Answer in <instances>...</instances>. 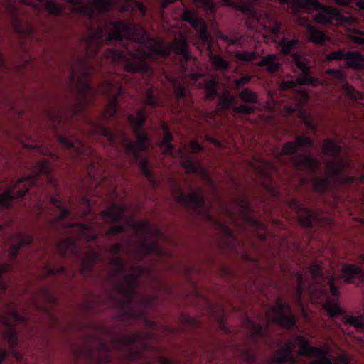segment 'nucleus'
<instances>
[{
	"instance_id": "obj_20",
	"label": "nucleus",
	"mask_w": 364,
	"mask_h": 364,
	"mask_svg": "<svg viewBox=\"0 0 364 364\" xmlns=\"http://www.w3.org/2000/svg\"><path fill=\"white\" fill-rule=\"evenodd\" d=\"M181 166L184 168L185 173H196L200 176L203 178H208V173L200 165L199 161L192 159H183L181 161Z\"/></svg>"
},
{
	"instance_id": "obj_45",
	"label": "nucleus",
	"mask_w": 364,
	"mask_h": 364,
	"mask_svg": "<svg viewBox=\"0 0 364 364\" xmlns=\"http://www.w3.org/2000/svg\"><path fill=\"white\" fill-rule=\"evenodd\" d=\"M314 189L318 192L326 191L329 187V181L326 178L315 177L313 181Z\"/></svg>"
},
{
	"instance_id": "obj_19",
	"label": "nucleus",
	"mask_w": 364,
	"mask_h": 364,
	"mask_svg": "<svg viewBox=\"0 0 364 364\" xmlns=\"http://www.w3.org/2000/svg\"><path fill=\"white\" fill-rule=\"evenodd\" d=\"M12 304L5 306L4 309V314H0V324L6 327H14V324L12 323L9 319V316H11L16 322H24L26 318L21 316L15 309H12Z\"/></svg>"
},
{
	"instance_id": "obj_26",
	"label": "nucleus",
	"mask_w": 364,
	"mask_h": 364,
	"mask_svg": "<svg viewBox=\"0 0 364 364\" xmlns=\"http://www.w3.org/2000/svg\"><path fill=\"white\" fill-rule=\"evenodd\" d=\"M257 66L265 67L267 72L274 73L278 71L280 64L277 62V55L270 54L257 63Z\"/></svg>"
},
{
	"instance_id": "obj_25",
	"label": "nucleus",
	"mask_w": 364,
	"mask_h": 364,
	"mask_svg": "<svg viewBox=\"0 0 364 364\" xmlns=\"http://www.w3.org/2000/svg\"><path fill=\"white\" fill-rule=\"evenodd\" d=\"M109 264L111 267L108 272L109 279L114 280L120 277L124 272V264L122 260L118 257H114L111 259Z\"/></svg>"
},
{
	"instance_id": "obj_22",
	"label": "nucleus",
	"mask_w": 364,
	"mask_h": 364,
	"mask_svg": "<svg viewBox=\"0 0 364 364\" xmlns=\"http://www.w3.org/2000/svg\"><path fill=\"white\" fill-rule=\"evenodd\" d=\"M294 165L297 168H306L308 170L316 171L320 166L318 159L306 155H298L293 159Z\"/></svg>"
},
{
	"instance_id": "obj_6",
	"label": "nucleus",
	"mask_w": 364,
	"mask_h": 364,
	"mask_svg": "<svg viewBox=\"0 0 364 364\" xmlns=\"http://www.w3.org/2000/svg\"><path fill=\"white\" fill-rule=\"evenodd\" d=\"M133 228L136 234L144 237L138 247L140 256L152 252L158 255L162 254V251L155 241L149 243L151 238L160 239L162 237V234L156 227L151 226L147 222H140L134 224Z\"/></svg>"
},
{
	"instance_id": "obj_11",
	"label": "nucleus",
	"mask_w": 364,
	"mask_h": 364,
	"mask_svg": "<svg viewBox=\"0 0 364 364\" xmlns=\"http://www.w3.org/2000/svg\"><path fill=\"white\" fill-rule=\"evenodd\" d=\"M51 171L49 162L47 160L41 161L31 168L32 174L29 176L19 178L16 182H12V188H18L16 192L17 198H22L29 189L36 185V179L41 174H48Z\"/></svg>"
},
{
	"instance_id": "obj_50",
	"label": "nucleus",
	"mask_w": 364,
	"mask_h": 364,
	"mask_svg": "<svg viewBox=\"0 0 364 364\" xmlns=\"http://www.w3.org/2000/svg\"><path fill=\"white\" fill-rule=\"evenodd\" d=\"M219 228L223 235V240H225V242L227 243V245H234L235 239L232 236L229 228L223 225H220Z\"/></svg>"
},
{
	"instance_id": "obj_47",
	"label": "nucleus",
	"mask_w": 364,
	"mask_h": 364,
	"mask_svg": "<svg viewBox=\"0 0 364 364\" xmlns=\"http://www.w3.org/2000/svg\"><path fill=\"white\" fill-rule=\"evenodd\" d=\"M296 82L299 85H312L316 87L320 84H321L317 79L315 77L309 76V74H303L301 76H299L296 78Z\"/></svg>"
},
{
	"instance_id": "obj_53",
	"label": "nucleus",
	"mask_w": 364,
	"mask_h": 364,
	"mask_svg": "<svg viewBox=\"0 0 364 364\" xmlns=\"http://www.w3.org/2000/svg\"><path fill=\"white\" fill-rule=\"evenodd\" d=\"M74 245V240L72 238H67L58 244V250L60 254L66 255L70 248H71Z\"/></svg>"
},
{
	"instance_id": "obj_60",
	"label": "nucleus",
	"mask_w": 364,
	"mask_h": 364,
	"mask_svg": "<svg viewBox=\"0 0 364 364\" xmlns=\"http://www.w3.org/2000/svg\"><path fill=\"white\" fill-rule=\"evenodd\" d=\"M324 309L331 316L340 314L341 311L339 306L336 304H333L330 301L325 303Z\"/></svg>"
},
{
	"instance_id": "obj_24",
	"label": "nucleus",
	"mask_w": 364,
	"mask_h": 364,
	"mask_svg": "<svg viewBox=\"0 0 364 364\" xmlns=\"http://www.w3.org/2000/svg\"><path fill=\"white\" fill-rule=\"evenodd\" d=\"M100 90L109 99L117 100V96L121 93V86L117 81H106L101 85Z\"/></svg>"
},
{
	"instance_id": "obj_38",
	"label": "nucleus",
	"mask_w": 364,
	"mask_h": 364,
	"mask_svg": "<svg viewBox=\"0 0 364 364\" xmlns=\"http://www.w3.org/2000/svg\"><path fill=\"white\" fill-rule=\"evenodd\" d=\"M243 325L251 337L261 336L263 334L262 327L248 318L244 321Z\"/></svg>"
},
{
	"instance_id": "obj_51",
	"label": "nucleus",
	"mask_w": 364,
	"mask_h": 364,
	"mask_svg": "<svg viewBox=\"0 0 364 364\" xmlns=\"http://www.w3.org/2000/svg\"><path fill=\"white\" fill-rule=\"evenodd\" d=\"M14 237V241L15 243L18 244V246L21 248L27 245H30L33 242V238L31 235H23L19 234L16 236H13Z\"/></svg>"
},
{
	"instance_id": "obj_13",
	"label": "nucleus",
	"mask_w": 364,
	"mask_h": 364,
	"mask_svg": "<svg viewBox=\"0 0 364 364\" xmlns=\"http://www.w3.org/2000/svg\"><path fill=\"white\" fill-rule=\"evenodd\" d=\"M350 166V162L348 160L329 161L326 164V171L330 178H335L342 183H350L354 181L351 176H340L343 171Z\"/></svg>"
},
{
	"instance_id": "obj_64",
	"label": "nucleus",
	"mask_w": 364,
	"mask_h": 364,
	"mask_svg": "<svg viewBox=\"0 0 364 364\" xmlns=\"http://www.w3.org/2000/svg\"><path fill=\"white\" fill-rule=\"evenodd\" d=\"M295 143L298 149L304 146H310L312 144L310 138L303 136H296Z\"/></svg>"
},
{
	"instance_id": "obj_34",
	"label": "nucleus",
	"mask_w": 364,
	"mask_h": 364,
	"mask_svg": "<svg viewBox=\"0 0 364 364\" xmlns=\"http://www.w3.org/2000/svg\"><path fill=\"white\" fill-rule=\"evenodd\" d=\"M250 164L254 169L264 175L269 174L274 170L272 164L264 160H256Z\"/></svg>"
},
{
	"instance_id": "obj_52",
	"label": "nucleus",
	"mask_w": 364,
	"mask_h": 364,
	"mask_svg": "<svg viewBox=\"0 0 364 364\" xmlns=\"http://www.w3.org/2000/svg\"><path fill=\"white\" fill-rule=\"evenodd\" d=\"M344 323L357 328H363L364 327V319L363 317L349 316L345 318Z\"/></svg>"
},
{
	"instance_id": "obj_35",
	"label": "nucleus",
	"mask_w": 364,
	"mask_h": 364,
	"mask_svg": "<svg viewBox=\"0 0 364 364\" xmlns=\"http://www.w3.org/2000/svg\"><path fill=\"white\" fill-rule=\"evenodd\" d=\"M293 60L295 63L296 67L301 70L302 74H309L311 68L309 66V62L307 59L304 58L298 53H294L292 55Z\"/></svg>"
},
{
	"instance_id": "obj_12",
	"label": "nucleus",
	"mask_w": 364,
	"mask_h": 364,
	"mask_svg": "<svg viewBox=\"0 0 364 364\" xmlns=\"http://www.w3.org/2000/svg\"><path fill=\"white\" fill-rule=\"evenodd\" d=\"M267 323H276L284 328H291L295 323V318L291 314L289 306L283 304L279 300L276 306L266 314Z\"/></svg>"
},
{
	"instance_id": "obj_54",
	"label": "nucleus",
	"mask_w": 364,
	"mask_h": 364,
	"mask_svg": "<svg viewBox=\"0 0 364 364\" xmlns=\"http://www.w3.org/2000/svg\"><path fill=\"white\" fill-rule=\"evenodd\" d=\"M236 58L240 60L249 62L256 59L258 57V55L256 52H242L237 53L235 54Z\"/></svg>"
},
{
	"instance_id": "obj_57",
	"label": "nucleus",
	"mask_w": 364,
	"mask_h": 364,
	"mask_svg": "<svg viewBox=\"0 0 364 364\" xmlns=\"http://www.w3.org/2000/svg\"><path fill=\"white\" fill-rule=\"evenodd\" d=\"M194 2L211 13L216 11V6L212 0H194Z\"/></svg>"
},
{
	"instance_id": "obj_46",
	"label": "nucleus",
	"mask_w": 364,
	"mask_h": 364,
	"mask_svg": "<svg viewBox=\"0 0 364 364\" xmlns=\"http://www.w3.org/2000/svg\"><path fill=\"white\" fill-rule=\"evenodd\" d=\"M127 55L117 50H107L105 52L103 57L110 59L112 62H119L125 60Z\"/></svg>"
},
{
	"instance_id": "obj_29",
	"label": "nucleus",
	"mask_w": 364,
	"mask_h": 364,
	"mask_svg": "<svg viewBox=\"0 0 364 364\" xmlns=\"http://www.w3.org/2000/svg\"><path fill=\"white\" fill-rule=\"evenodd\" d=\"M99 257V254L95 251L87 252L82 259L81 272L85 274L90 272Z\"/></svg>"
},
{
	"instance_id": "obj_43",
	"label": "nucleus",
	"mask_w": 364,
	"mask_h": 364,
	"mask_svg": "<svg viewBox=\"0 0 364 364\" xmlns=\"http://www.w3.org/2000/svg\"><path fill=\"white\" fill-rule=\"evenodd\" d=\"M210 60L217 70H224L229 67V63L218 55H210Z\"/></svg>"
},
{
	"instance_id": "obj_33",
	"label": "nucleus",
	"mask_w": 364,
	"mask_h": 364,
	"mask_svg": "<svg viewBox=\"0 0 364 364\" xmlns=\"http://www.w3.org/2000/svg\"><path fill=\"white\" fill-rule=\"evenodd\" d=\"M173 140V136L171 133L164 127V134L162 141L159 146L161 149V153L163 154H172L173 146L171 144Z\"/></svg>"
},
{
	"instance_id": "obj_15",
	"label": "nucleus",
	"mask_w": 364,
	"mask_h": 364,
	"mask_svg": "<svg viewBox=\"0 0 364 364\" xmlns=\"http://www.w3.org/2000/svg\"><path fill=\"white\" fill-rule=\"evenodd\" d=\"M235 205L239 211V218L247 224L255 226L257 230V237L260 240H264L265 237V230L260 223L251 218L248 210V203L245 198H240L235 200Z\"/></svg>"
},
{
	"instance_id": "obj_1",
	"label": "nucleus",
	"mask_w": 364,
	"mask_h": 364,
	"mask_svg": "<svg viewBox=\"0 0 364 364\" xmlns=\"http://www.w3.org/2000/svg\"><path fill=\"white\" fill-rule=\"evenodd\" d=\"M106 31L108 32L107 37H105V31L101 27L89 29L84 38L85 55L87 58H92L96 56L103 44L107 41H119L124 38H133L134 42H139L141 38L135 37L134 33L141 32V36L145 33L139 26H130L122 22L107 25Z\"/></svg>"
},
{
	"instance_id": "obj_41",
	"label": "nucleus",
	"mask_w": 364,
	"mask_h": 364,
	"mask_svg": "<svg viewBox=\"0 0 364 364\" xmlns=\"http://www.w3.org/2000/svg\"><path fill=\"white\" fill-rule=\"evenodd\" d=\"M239 97L246 103L255 104L258 102V97L256 92L246 88L239 93Z\"/></svg>"
},
{
	"instance_id": "obj_62",
	"label": "nucleus",
	"mask_w": 364,
	"mask_h": 364,
	"mask_svg": "<svg viewBox=\"0 0 364 364\" xmlns=\"http://www.w3.org/2000/svg\"><path fill=\"white\" fill-rule=\"evenodd\" d=\"M148 161L146 159H143L139 163V166L142 173L145 176V177L151 183H154V181L152 179L151 172L148 169Z\"/></svg>"
},
{
	"instance_id": "obj_42",
	"label": "nucleus",
	"mask_w": 364,
	"mask_h": 364,
	"mask_svg": "<svg viewBox=\"0 0 364 364\" xmlns=\"http://www.w3.org/2000/svg\"><path fill=\"white\" fill-rule=\"evenodd\" d=\"M117 110V100L110 98L108 104L105 108L101 117L105 119H109L114 116Z\"/></svg>"
},
{
	"instance_id": "obj_16",
	"label": "nucleus",
	"mask_w": 364,
	"mask_h": 364,
	"mask_svg": "<svg viewBox=\"0 0 364 364\" xmlns=\"http://www.w3.org/2000/svg\"><path fill=\"white\" fill-rule=\"evenodd\" d=\"M57 139L65 149L71 150L72 157H75V155L84 154L86 152V149L82 142L74 136L59 135Z\"/></svg>"
},
{
	"instance_id": "obj_2",
	"label": "nucleus",
	"mask_w": 364,
	"mask_h": 364,
	"mask_svg": "<svg viewBox=\"0 0 364 364\" xmlns=\"http://www.w3.org/2000/svg\"><path fill=\"white\" fill-rule=\"evenodd\" d=\"M143 337L139 334H129L118 339H112L109 344L100 341L95 349L88 346L76 347L73 353L77 360H84L86 364H104L111 360L113 351H124L129 345L140 343Z\"/></svg>"
},
{
	"instance_id": "obj_23",
	"label": "nucleus",
	"mask_w": 364,
	"mask_h": 364,
	"mask_svg": "<svg viewBox=\"0 0 364 364\" xmlns=\"http://www.w3.org/2000/svg\"><path fill=\"white\" fill-rule=\"evenodd\" d=\"M124 213L123 207L113 205L109 210L102 212L100 218L106 223H114L122 219L124 216Z\"/></svg>"
},
{
	"instance_id": "obj_55",
	"label": "nucleus",
	"mask_w": 364,
	"mask_h": 364,
	"mask_svg": "<svg viewBox=\"0 0 364 364\" xmlns=\"http://www.w3.org/2000/svg\"><path fill=\"white\" fill-rule=\"evenodd\" d=\"M299 117L302 119L304 123L307 126L309 129L312 130L316 129V125L314 123L313 118L305 111L302 110L300 112Z\"/></svg>"
},
{
	"instance_id": "obj_7",
	"label": "nucleus",
	"mask_w": 364,
	"mask_h": 364,
	"mask_svg": "<svg viewBox=\"0 0 364 364\" xmlns=\"http://www.w3.org/2000/svg\"><path fill=\"white\" fill-rule=\"evenodd\" d=\"M309 275L314 281V284H310L309 286L310 295L312 298L318 299L326 294L325 285L329 286V290L333 296H339L338 289L334 284L333 278H323L320 276L319 266L317 262L309 267Z\"/></svg>"
},
{
	"instance_id": "obj_27",
	"label": "nucleus",
	"mask_w": 364,
	"mask_h": 364,
	"mask_svg": "<svg viewBox=\"0 0 364 364\" xmlns=\"http://www.w3.org/2000/svg\"><path fill=\"white\" fill-rule=\"evenodd\" d=\"M346 65L354 69H358L364 65V57L358 52L346 53Z\"/></svg>"
},
{
	"instance_id": "obj_56",
	"label": "nucleus",
	"mask_w": 364,
	"mask_h": 364,
	"mask_svg": "<svg viewBox=\"0 0 364 364\" xmlns=\"http://www.w3.org/2000/svg\"><path fill=\"white\" fill-rule=\"evenodd\" d=\"M95 132L97 134L106 137L110 142H112L114 139V134L109 129H108L107 128H106L105 127H101V126L97 127L96 125Z\"/></svg>"
},
{
	"instance_id": "obj_4",
	"label": "nucleus",
	"mask_w": 364,
	"mask_h": 364,
	"mask_svg": "<svg viewBox=\"0 0 364 364\" xmlns=\"http://www.w3.org/2000/svg\"><path fill=\"white\" fill-rule=\"evenodd\" d=\"M148 40V36L146 33H144L141 36V40L139 42L131 41L130 40L126 45V49L127 50L129 55L126 56L124 70L129 73H137L145 71L147 69V65L146 62L142 60L144 58H149L151 55L149 51H145L144 50V43Z\"/></svg>"
},
{
	"instance_id": "obj_5",
	"label": "nucleus",
	"mask_w": 364,
	"mask_h": 364,
	"mask_svg": "<svg viewBox=\"0 0 364 364\" xmlns=\"http://www.w3.org/2000/svg\"><path fill=\"white\" fill-rule=\"evenodd\" d=\"M129 122L132 124L133 131L136 135V144L123 139L122 144L127 154L133 156L135 159L139 157V152L145 151L148 148L146 133L143 129V124L146 117L144 109L139 110L137 117L132 115L128 117Z\"/></svg>"
},
{
	"instance_id": "obj_39",
	"label": "nucleus",
	"mask_w": 364,
	"mask_h": 364,
	"mask_svg": "<svg viewBox=\"0 0 364 364\" xmlns=\"http://www.w3.org/2000/svg\"><path fill=\"white\" fill-rule=\"evenodd\" d=\"M217 85L218 83L215 80H208L205 82L204 89L205 92V100H212L215 97V96L218 95L216 90Z\"/></svg>"
},
{
	"instance_id": "obj_30",
	"label": "nucleus",
	"mask_w": 364,
	"mask_h": 364,
	"mask_svg": "<svg viewBox=\"0 0 364 364\" xmlns=\"http://www.w3.org/2000/svg\"><path fill=\"white\" fill-rule=\"evenodd\" d=\"M307 30L309 31V41L314 43L321 45L328 39L321 31L314 26H308Z\"/></svg>"
},
{
	"instance_id": "obj_10",
	"label": "nucleus",
	"mask_w": 364,
	"mask_h": 364,
	"mask_svg": "<svg viewBox=\"0 0 364 364\" xmlns=\"http://www.w3.org/2000/svg\"><path fill=\"white\" fill-rule=\"evenodd\" d=\"M171 193L173 199L177 203L185 205L188 209H196L197 213L200 215L203 219L210 218L208 210L203 208V200L199 194L193 192L185 195L176 184L172 186Z\"/></svg>"
},
{
	"instance_id": "obj_28",
	"label": "nucleus",
	"mask_w": 364,
	"mask_h": 364,
	"mask_svg": "<svg viewBox=\"0 0 364 364\" xmlns=\"http://www.w3.org/2000/svg\"><path fill=\"white\" fill-rule=\"evenodd\" d=\"M172 49L177 55H182L186 60L191 57L188 52L186 38L181 36L178 40H176L172 44Z\"/></svg>"
},
{
	"instance_id": "obj_3",
	"label": "nucleus",
	"mask_w": 364,
	"mask_h": 364,
	"mask_svg": "<svg viewBox=\"0 0 364 364\" xmlns=\"http://www.w3.org/2000/svg\"><path fill=\"white\" fill-rule=\"evenodd\" d=\"M94 72L93 67L83 61H77L71 67L70 86L76 91L78 111L89 107L95 100L94 92L90 90L87 80V77Z\"/></svg>"
},
{
	"instance_id": "obj_36",
	"label": "nucleus",
	"mask_w": 364,
	"mask_h": 364,
	"mask_svg": "<svg viewBox=\"0 0 364 364\" xmlns=\"http://www.w3.org/2000/svg\"><path fill=\"white\" fill-rule=\"evenodd\" d=\"M298 43L299 41L296 39L282 38L278 45L281 48V53L287 55L291 53V50L298 45Z\"/></svg>"
},
{
	"instance_id": "obj_61",
	"label": "nucleus",
	"mask_w": 364,
	"mask_h": 364,
	"mask_svg": "<svg viewBox=\"0 0 364 364\" xmlns=\"http://www.w3.org/2000/svg\"><path fill=\"white\" fill-rule=\"evenodd\" d=\"M233 111L237 113L242 114H250L254 112L255 109L252 106L242 105L238 107H234L232 108Z\"/></svg>"
},
{
	"instance_id": "obj_32",
	"label": "nucleus",
	"mask_w": 364,
	"mask_h": 364,
	"mask_svg": "<svg viewBox=\"0 0 364 364\" xmlns=\"http://www.w3.org/2000/svg\"><path fill=\"white\" fill-rule=\"evenodd\" d=\"M341 150V145L337 141L332 139H326L322 144V152L327 155H336Z\"/></svg>"
},
{
	"instance_id": "obj_40",
	"label": "nucleus",
	"mask_w": 364,
	"mask_h": 364,
	"mask_svg": "<svg viewBox=\"0 0 364 364\" xmlns=\"http://www.w3.org/2000/svg\"><path fill=\"white\" fill-rule=\"evenodd\" d=\"M342 271L344 274L348 275L347 279L349 280L354 275L360 274L359 277L364 278V271L358 266L354 264L346 265L343 267Z\"/></svg>"
},
{
	"instance_id": "obj_14",
	"label": "nucleus",
	"mask_w": 364,
	"mask_h": 364,
	"mask_svg": "<svg viewBox=\"0 0 364 364\" xmlns=\"http://www.w3.org/2000/svg\"><path fill=\"white\" fill-rule=\"evenodd\" d=\"M144 269L140 267L132 268V273L124 277L123 283L116 287V291L122 296H131L134 294V289L138 286L139 278L141 277Z\"/></svg>"
},
{
	"instance_id": "obj_21",
	"label": "nucleus",
	"mask_w": 364,
	"mask_h": 364,
	"mask_svg": "<svg viewBox=\"0 0 364 364\" xmlns=\"http://www.w3.org/2000/svg\"><path fill=\"white\" fill-rule=\"evenodd\" d=\"M293 348L294 344L288 343L284 349L279 350L270 364H296V360L291 353Z\"/></svg>"
},
{
	"instance_id": "obj_48",
	"label": "nucleus",
	"mask_w": 364,
	"mask_h": 364,
	"mask_svg": "<svg viewBox=\"0 0 364 364\" xmlns=\"http://www.w3.org/2000/svg\"><path fill=\"white\" fill-rule=\"evenodd\" d=\"M44 6L50 15L60 16L63 12L61 6L52 0L46 1Z\"/></svg>"
},
{
	"instance_id": "obj_17",
	"label": "nucleus",
	"mask_w": 364,
	"mask_h": 364,
	"mask_svg": "<svg viewBox=\"0 0 364 364\" xmlns=\"http://www.w3.org/2000/svg\"><path fill=\"white\" fill-rule=\"evenodd\" d=\"M289 208L298 214V221L301 226L310 227L314 220H316V215L311 213L310 211L300 205L296 201H291L289 203Z\"/></svg>"
},
{
	"instance_id": "obj_37",
	"label": "nucleus",
	"mask_w": 364,
	"mask_h": 364,
	"mask_svg": "<svg viewBox=\"0 0 364 364\" xmlns=\"http://www.w3.org/2000/svg\"><path fill=\"white\" fill-rule=\"evenodd\" d=\"M15 188H12V182L9 187L0 195V206L8 207L11 205L14 198H18L16 194L14 195L13 191Z\"/></svg>"
},
{
	"instance_id": "obj_58",
	"label": "nucleus",
	"mask_w": 364,
	"mask_h": 364,
	"mask_svg": "<svg viewBox=\"0 0 364 364\" xmlns=\"http://www.w3.org/2000/svg\"><path fill=\"white\" fill-rule=\"evenodd\" d=\"M296 278H297V283H298V288L296 290V298H297V301H298L299 304L301 306V295L305 289L306 284L303 282L302 276L301 274L298 273L296 274Z\"/></svg>"
},
{
	"instance_id": "obj_49",
	"label": "nucleus",
	"mask_w": 364,
	"mask_h": 364,
	"mask_svg": "<svg viewBox=\"0 0 364 364\" xmlns=\"http://www.w3.org/2000/svg\"><path fill=\"white\" fill-rule=\"evenodd\" d=\"M342 89L345 92L346 95L352 100H359L363 99V95L357 92L354 87H353L348 83L343 84Z\"/></svg>"
},
{
	"instance_id": "obj_31",
	"label": "nucleus",
	"mask_w": 364,
	"mask_h": 364,
	"mask_svg": "<svg viewBox=\"0 0 364 364\" xmlns=\"http://www.w3.org/2000/svg\"><path fill=\"white\" fill-rule=\"evenodd\" d=\"M4 334L9 349H14L20 345L19 333L13 327H9V328L4 331Z\"/></svg>"
},
{
	"instance_id": "obj_8",
	"label": "nucleus",
	"mask_w": 364,
	"mask_h": 364,
	"mask_svg": "<svg viewBox=\"0 0 364 364\" xmlns=\"http://www.w3.org/2000/svg\"><path fill=\"white\" fill-rule=\"evenodd\" d=\"M297 345L299 355L316 358L311 364H349L344 356H340L338 358L333 359V360L327 359L326 355L328 353L329 349L326 346L312 347L302 338H298Z\"/></svg>"
},
{
	"instance_id": "obj_18",
	"label": "nucleus",
	"mask_w": 364,
	"mask_h": 364,
	"mask_svg": "<svg viewBox=\"0 0 364 364\" xmlns=\"http://www.w3.org/2000/svg\"><path fill=\"white\" fill-rule=\"evenodd\" d=\"M69 6V9L73 13L80 15L92 16L93 11L92 6L89 1L85 0H64Z\"/></svg>"
},
{
	"instance_id": "obj_9",
	"label": "nucleus",
	"mask_w": 364,
	"mask_h": 364,
	"mask_svg": "<svg viewBox=\"0 0 364 364\" xmlns=\"http://www.w3.org/2000/svg\"><path fill=\"white\" fill-rule=\"evenodd\" d=\"M299 5L306 10L311 9L320 10L314 16V21L319 24H331L333 19L339 20L341 16L338 9L322 6L318 0H299Z\"/></svg>"
},
{
	"instance_id": "obj_59",
	"label": "nucleus",
	"mask_w": 364,
	"mask_h": 364,
	"mask_svg": "<svg viewBox=\"0 0 364 364\" xmlns=\"http://www.w3.org/2000/svg\"><path fill=\"white\" fill-rule=\"evenodd\" d=\"M298 150L297 145L295 142H287L284 144L281 151V154L289 155L292 154Z\"/></svg>"
},
{
	"instance_id": "obj_44",
	"label": "nucleus",
	"mask_w": 364,
	"mask_h": 364,
	"mask_svg": "<svg viewBox=\"0 0 364 364\" xmlns=\"http://www.w3.org/2000/svg\"><path fill=\"white\" fill-rule=\"evenodd\" d=\"M13 26L15 31L19 33L28 34L32 31L31 25L26 21L14 20L13 21Z\"/></svg>"
},
{
	"instance_id": "obj_63",
	"label": "nucleus",
	"mask_w": 364,
	"mask_h": 364,
	"mask_svg": "<svg viewBox=\"0 0 364 364\" xmlns=\"http://www.w3.org/2000/svg\"><path fill=\"white\" fill-rule=\"evenodd\" d=\"M235 102V97L229 94L223 95L220 98V105L223 108L229 107L232 104Z\"/></svg>"
}]
</instances>
